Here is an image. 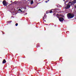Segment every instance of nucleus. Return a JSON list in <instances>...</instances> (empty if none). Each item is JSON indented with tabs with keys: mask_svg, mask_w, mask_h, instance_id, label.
Returning a JSON list of instances; mask_svg holds the SVG:
<instances>
[{
	"mask_svg": "<svg viewBox=\"0 0 76 76\" xmlns=\"http://www.w3.org/2000/svg\"><path fill=\"white\" fill-rule=\"evenodd\" d=\"M9 23H11V22H12V21H8Z\"/></svg>",
	"mask_w": 76,
	"mask_h": 76,
	"instance_id": "ddd939ff",
	"label": "nucleus"
},
{
	"mask_svg": "<svg viewBox=\"0 0 76 76\" xmlns=\"http://www.w3.org/2000/svg\"><path fill=\"white\" fill-rule=\"evenodd\" d=\"M72 3V2H70L68 3V4H66V6L65 7V9H69L71 5H70V3Z\"/></svg>",
	"mask_w": 76,
	"mask_h": 76,
	"instance_id": "f03ea898",
	"label": "nucleus"
},
{
	"mask_svg": "<svg viewBox=\"0 0 76 76\" xmlns=\"http://www.w3.org/2000/svg\"><path fill=\"white\" fill-rule=\"evenodd\" d=\"M72 3L75 4V3H76V0H74L72 1Z\"/></svg>",
	"mask_w": 76,
	"mask_h": 76,
	"instance_id": "6e6552de",
	"label": "nucleus"
},
{
	"mask_svg": "<svg viewBox=\"0 0 76 76\" xmlns=\"http://www.w3.org/2000/svg\"><path fill=\"white\" fill-rule=\"evenodd\" d=\"M50 1V0H48V1Z\"/></svg>",
	"mask_w": 76,
	"mask_h": 76,
	"instance_id": "a211bd4d",
	"label": "nucleus"
},
{
	"mask_svg": "<svg viewBox=\"0 0 76 76\" xmlns=\"http://www.w3.org/2000/svg\"><path fill=\"white\" fill-rule=\"evenodd\" d=\"M46 18V13L45 14V15H44V17H43V20L45 21V22H46V20H45V18Z\"/></svg>",
	"mask_w": 76,
	"mask_h": 76,
	"instance_id": "423d86ee",
	"label": "nucleus"
},
{
	"mask_svg": "<svg viewBox=\"0 0 76 76\" xmlns=\"http://www.w3.org/2000/svg\"><path fill=\"white\" fill-rule=\"evenodd\" d=\"M64 1H65V0H64Z\"/></svg>",
	"mask_w": 76,
	"mask_h": 76,
	"instance_id": "b1692460",
	"label": "nucleus"
},
{
	"mask_svg": "<svg viewBox=\"0 0 76 76\" xmlns=\"http://www.w3.org/2000/svg\"><path fill=\"white\" fill-rule=\"evenodd\" d=\"M69 32V31H67V32H66V33H67V32Z\"/></svg>",
	"mask_w": 76,
	"mask_h": 76,
	"instance_id": "6ab92c4d",
	"label": "nucleus"
},
{
	"mask_svg": "<svg viewBox=\"0 0 76 76\" xmlns=\"http://www.w3.org/2000/svg\"><path fill=\"white\" fill-rule=\"evenodd\" d=\"M75 8L76 9V5L75 6Z\"/></svg>",
	"mask_w": 76,
	"mask_h": 76,
	"instance_id": "4be33fe9",
	"label": "nucleus"
},
{
	"mask_svg": "<svg viewBox=\"0 0 76 76\" xmlns=\"http://www.w3.org/2000/svg\"><path fill=\"white\" fill-rule=\"evenodd\" d=\"M11 2H12V1H11Z\"/></svg>",
	"mask_w": 76,
	"mask_h": 76,
	"instance_id": "a878e982",
	"label": "nucleus"
},
{
	"mask_svg": "<svg viewBox=\"0 0 76 76\" xmlns=\"http://www.w3.org/2000/svg\"><path fill=\"white\" fill-rule=\"evenodd\" d=\"M38 47V46H37V48H38V47Z\"/></svg>",
	"mask_w": 76,
	"mask_h": 76,
	"instance_id": "5701e85b",
	"label": "nucleus"
},
{
	"mask_svg": "<svg viewBox=\"0 0 76 76\" xmlns=\"http://www.w3.org/2000/svg\"><path fill=\"white\" fill-rule=\"evenodd\" d=\"M59 16V15L58 14H57V15H56V16Z\"/></svg>",
	"mask_w": 76,
	"mask_h": 76,
	"instance_id": "4468645a",
	"label": "nucleus"
},
{
	"mask_svg": "<svg viewBox=\"0 0 76 76\" xmlns=\"http://www.w3.org/2000/svg\"><path fill=\"white\" fill-rule=\"evenodd\" d=\"M26 15H27V13H26Z\"/></svg>",
	"mask_w": 76,
	"mask_h": 76,
	"instance_id": "aec40b11",
	"label": "nucleus"
},
{
	"mask_svg": "<svg viewBox=\"0 0 76 76\" xmlns=\"http://www.w3.org/2000/svg\"><path fill=\"white\" fill-rule=\"evenodd\" d=\"M59 20L60 22H63V21L64 20V18L62 17L60 18H59Z\"/></svg>",
	"mask_w": 76,
	"mask_h": 76,
	"instance_id": "39448f33",
	"label": "nucleus"
},
{
	"mask_svg": "<svg viewBox=\"0 0 76 76\" xmlns=\"http://www.w3.org/2000/svg\"><path fill=\"white\" fill-rule=\"evenodd\" d=\"M25 9H26V7L24 8L23 7H22L21 8V10L19 9L18 10H19V11H20V12H24V11L25 10Z\"/></svg>",
	"mask_w": 76,
	"mask_h": 76,
	"instance_id": "7ed1b4c3",
	"label": "nucleus"
},
{
	"mask_svg": "<svg viewBox=\"0 0 76 76\" xmlns=\"http://www.w3.org/2000/svg\"><path fill=\"white\" fill-rule=\"evenodd\" d=\"M74 16V15L73 14L69 13L67 14V17L68 19H72V18H73Z\"/></svg>",
	"mask_w": 76,
	"mask_h": 76,
	"instance_id": "f257e3e1",
	"label": "nucleus"
},
{
	"mask_svg": "<svg viewBox=\"0 0 76 76\" xmlns=\"http://www.w3.org/2000/svg\"><path fill=\"white\" fill-rule=\"evenodd\" d=\"M16 2V1H15L14 3H15Z\"/></svg>",
	"mask_w": 76,
	"mask_h": 76,
	"instance_id": "412c9836",
	"label": "nucleus"
},
{
	"mask_svg": "<svg viewBox=\"0 0 76 76\" xmlns=\"http://www.w3.org/2000/svg\"><path fill=\"white\" fill-rule=\"evenodd\" d=\"M56 17H57V18H58V19H59V17L58 16H56Z\"/></svg>",
	"mask_w": 76,
	"mask_h": 76,
	"instance_id": "2eb2a0df",
	"label": "nucleus"
},
{
	"mask_svg": "<svg viewBox=\"0 0 76 76\" xmlns=\"http://www.w3.org/2000/svg\"><path fill=\"white\" fill-rule=\"evenodd\" d=\"M18 25V23H16V24H15V26H17Z\"/></svg>",
	"mask_w": 76,
	"mask_h": 76,
	"instance_id": "9b49d317",
	"label": "nucleus"
},
{
	"mask_svg": "<svg viewBox=\"0 0 76 76\" xmlns=\"http://www.w3.org/2000/svg\"><path fill=\"white\" fill-rule=\"evenodd\" d=\"M33 3H34V1H33V0L31 1V2H30V4H33Z\"/></svg>",
	"mask_w": 76,
	"mask_h": 76,
	"instance_id": "1a4fd4ad",
	"label": "nucleus"
},
{
	"mask_svg": "<svg viewBox=\"0 0 76 76\" xmlns=\"http://www.w3.org/2000/svg\"><path fill=\"white\" fill-rule=\"evenodd\" d=\"M53 12V11H52V10H51L50 11V13H52V12Z\"/></svg>",
	"mask_w": 76,
	"mask_h": 76,
	"instance_id": "f8f14e48",
	"label": "nucleus"
},
{
	"mask_svg": "<svg viewBox=\"0 0 76 76\" xmlns=\"http://www.w3.org/2000/svg\"><path fill=\"white\" fill-rule=\"evenodd\" d=\"M6 63V61L4 59L2 61V64H4V63Z\"/></svg>",
	"mask_w": 76,
	"mask_h": 76,
	"instance_id": "0eeeda50",
	"label": "nucleus"
},
{
	"mask_svg": "<svg viewBox=\"0 0 76 76\" xmlns=\"http://www.w3.org/2000/svg\"><path fill=\"white\" fill-rule=\"evenodd\" d=\"M55 15H56V14H55V13H54L53 14V15H54V16Z\"/></svg>",
	"mask_w": 76,
	"mask_h": 76,
	"instance_id": "f3484780",
	"label": "nucleus"
},
{
	"mask_svg": "<svg viewBox=\"0 0 76 76\" xmlns=\"http://www.w3.org/2000/svg\"><path fill=\"white\" fill-rule=\"evenodd\" d=\"M71 3L70 4L71 5H73V4H74V3Z\"/></svg>",
	"mask_w": 76,
	"mask_h": 76,
	"instance_id": "9d476101",
	"label": "nucleus"
},
{
	"mask_svg": "<svg viewBox=\"0 0 76 76\" xmlns=\"http://www.w3.org/2000/svg\"><path fill=\"white\" fill-rule=\"evenodd\" d=\"M2 3L4 6H7V3H6V0H4L2 2Z\"/></svg>",
	"mask_w": 76,
	"mask_h": 76,
	"instance_id": "20e7f679",
	"label": "nucleus"
},
{
	"mask_svg": "<svg viewBox=\"0 0 76 76\" xmlns=\"http://www.w3.org/2000/svg\"><path fill=\"white\" fill-rule=\"evenodd\" d=\"M11 2H12V1H11Z\"/></svg>",
	"mask_w": 76,
	"mask_h": 76,
	"instance_id": "393cba45",
	"label": "nucleus"
},
{
	"mask_svg": "<svg viewBox=\"0 0 76 76\" xmlns=\"http://www.w3.org/2000/svg\"><path fill=\"white\" fill-rule=\"evenodd\" d=\"M47 2H48V1H45V3H47Z\"/></svg>",
	"mask_w": 76,
	"mask_h": 76,
	"instance_id": "dca6fc26",
	"label": "nucleus"
}]
</instances>
